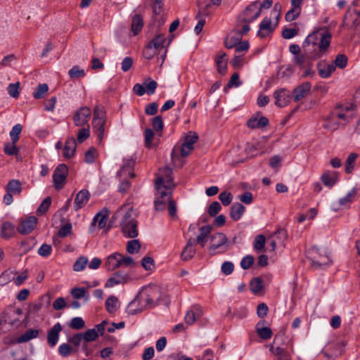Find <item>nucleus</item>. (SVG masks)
I'll list each match as a JSON object with an SVG mask.
<instances>
[{
    "mask_svg": "<svg viewBox=\"0 0 360 360\" xmlns=\"http://www.w3.org/2000/svg\"><path fill=\"white\" fill-rule=\"evenodd\" d=\"M331 34L326 28H321L309 34L303 42L305 53L314 58H320L326 54L330 46Z\"/></svg>",
    "mask_w": 360,
    "mask_h": 360,
    "instance_id": "nucleus-1",
    "label": "nucleus"
},
{
    "mask_svg": "<svg viewBox=\"0 0 360 360\" xmlns=\"http://www.w3.org/2000/svg\"><path fill=\"white\" fill-rule=\"evenodd\" d=\"M132 208L129 206L121 207L115 213L120 219V227L125 237L134 238L138 236L137 222L132 217Z\"/></svg>",
    "mask_w": 360,
    "mask_h": 360,
    "instance_id": "nucleus-2",
    "label": "nucleus"
},
{
    "mask_svg": "<svg viewBox=\"0 0 360 360\" xmlns=\"http://www.w3.org/2000/svg\"><path fill=\"white\" fill-rule=\"evenodd\" d=\"M107 117L106 112L103 106L96 105L94 108L92 130L94 134L96 136V142L101 144L103 139L106 136L108 127L106 126Z\"/></svg>",
    "mask_w": 360,
    "mask_h": 360,
    "instance_id": "nucleus-3",
    "label": "nucleus"
},
{
    "mask_svg": "<svg viewBox=\"0 0 360 360\" xmlns=\"http://www.w3.org/2000/svg\"><path fill=\"white\" fill-rule=\"evenodd\" d=\"M354 110L353 105L340 106L335 109L328 117L327 127L335 130L341 126H345L352 119L350 112Z\"/></svg>",
    "mask_w": 360,
    "mask_h": 360,
    "instance_id": "nucleus-4",
    "label": "nucleus"
},
{
    "mask_svg": "<svg viewBox=\"0 0 360 360\" xmlns=\"http://www.w3.org/2000/svg\"><path fill=\"white\" fill-rule=\"evenodd\" d=\"M146 309L158 305L162 297L161 289L158 285L144 287L138 295Z\"/></svg>",
    "mask_w": 360,
    "mask_h": 360,
    "instance_id": "nucleus-5",
    "label": "nucleus"
},
{
    "mask_svg": "<svg viewBox=\"0 0 360 360\" xmlns=\"http://www.w3.org/2000/svg\"><path fill=\"white\" fill-rule=\"evenodd\" d=\"M155 185L156 189L172 191V189L174 188L172 169L168 167L160 169Z\"/></svg>",
    "mask_w": 360,
    "mask_h": 360,
    "instance_id": "nucleus-6",
    "label": "nucleus"
},
{
    "mask_svg": "<svg viewBox=\"0 0 360 360\" xmlns=\"http://www.w3.org/2000/svg\"><path fill=\"white\" fill-rule=\"evenodd\" d=\"M309 255L311 265L315 269H323L331 264V259L324 249L313 248Z\"/></svg>",
    "mask_w": 360,
    "mask_h": 360,
    "instance_id": "nucleus-7",
    "label": "nucleus"
},
{
    "mask_svg": "<svg viewBox=\"0 0 360 360\" xmlns=\"http://www.w3.org/2000/svg\"><path fill=\"white\" fill-rule=\"evenodd\" d=\"M228 250V238L223 233H215L210 237V255L221 254Z\"/></svg>",
    "mask_w": 360,
    "mask_h": 360,
    "instance_id": "nucleus-8",
    "label": "nucleus"
},
{
    "mask_svg": "<svg viewBox=\"0 0 360 360\" xmlns=\"http://www.w3.org/2000/svg\"><path fill=\"white\" fill-rule=\"evenodd\" d=\"M260 14L261 7H259V2H252L238 15L237 26L239 27L240 22H252L256 20Z\"/></svg>",
    "mask_w": 360,
    "mask_h": 360,
    "instance_id": "nucleus-9",
    "label": "nucleus"
},
{
    "mask_svg": "<svg viewBox=\"0 0 360 360\" xmlns=\"http://www.w3.org/2000/svg\"><path fill=\"white\" fill-rule=\"evenodd\" d=\"M22 314V309L13 307H7L2 314L0 319V325L8 323L11 326L20 322V316Z\"/></svg>",
    "mask_w": 360,
    "mask_h": 360,
    "instance_id": "nucleus-10",
    "label": "nucleus"
},
{
    "mask_svg": "<svg viewBox=\"0 0 360 360\" xmlns=\"http://www.w3.org/2000/svg\"><path fill=\"white\" fill-rule=\"evenodd\" d=\"M68 174V168L64 164L59 165L53 172V181L56 190L63 188Z\"/></svg>",
    "mask_w": 360,
    "mask_h": 360,
    "instance_id": "nucleus-11",
    "label": "nucleus"
},
{
    "mask_svg": "<svg viewBox=\"0 0 360 360\" xmlns=\"http://www.w3.org/2000/svg\"><path fill=\"white\" fill-rule=\"evenodd\" d=\"M198 139V134L194 131H189L185 136L184 141L181 144L179 150L181 155L183 157L188 156L193 150V145Z\"/></svg>",
    "mask_w": 360,
    "mask_h": 360,
    "instance_id": "nucleus-12",
    "label": "nucleus"
},
{
    "mask_svg": "<svg viewBox=\"0 0 360 360\" xmlns=\"http://www.w3.org/2000/svg\"><path fill=\"white\" fill-rule=\"evenodd\" d=\"M271 17H265L259 25L257 36L260 38H264L271 34L278 25V21L275 20V22L271 21Z\"/></svg>",
    "mask_w": 360,
    "mask_h": 360,
    "instance_id": "nucleus-13",
    "label": "nucleus"
},
{
    "mask_svg": "<svg viewBox=\"0 0 360 360\" xmlns=\"http://www.w3.org/2000/svg\"><path fill=\"white\" fill-rule=\"evenodd\" d=\"M91 110L89 107H82L75 111L73 122L75 126L82 127L88 124L91 117Z\"/></svg>",
    "mask_w": 360,
    "mask_h": 360,
    "instance_id": "nucleus-14",
    "label": "nucleus"
},
{
    "mask_svg": "<svg viewBox=\"0 0 360 360\" xmlns=\"http://www.w3.org/2000/svg\"><path fill=\"white\" fill-rule=\"evenodd\" d=\"M157 190L155 200L154 202L155 208L157 211H162L165 209V205L169 203L172 197V191L165 190Z\"/></svg>",
    "mask_w": 360,
    "mask_h": 360,
    "instance_id": "nucleus-15",
    "label": "nucleus"
},
{
    "mask_svg": "<svg viewBox=\"0 0 360 360\" xmlns=\"http://www.w3.org/2000/svg\"><path fill=\"white\" fill-rule=\"evenodd\" d=\"M275 105L280 108L288 105L291 100V93L286 89H280L274 93Z\"/></svg>",
    "mask_w": 360,
    "mask_h": 360,
    "instance_id": "nucleus-16",
    "label": "nucleus"
},
{
    "mask_svg": "<svg viewBox=\"0 0 360 360\" xmlns=\"http://www.w3.org/2000/svg\"><path fill=\"white\" fill-rule=\"evenodd\" d=\"M129 281L130 277L127 274L118 271L107 280L105 287L107 288H112L117 285L127 283Z\"/></svg>",
    "mask_w": 360,
    "mask_h": 360,
    "instance_id": "nucleus-17",
    "label": "nucleus"
},
{
    "mask_svg": "<svg viewBox=\"0 0 360 360\" xmlns=\"http://www.w3.org/2000/svg\"><path fill=\"white\" fill-rule=\"evenodd\" d=\"M37 219L34 216L27 217L25 219L22 220L20 225L18 228L20 233L27 235L31 233L37 226Z\"/></svg>",
    "mask_w": 360,
    "mask_h": 360,
    "instance_id": "nucleus-18",
    "label": "nucleus"
},
{
    "mask_svg": "<svg viewBox=\"0 0 360 360\" xmlns=\"http://www.w3.org/2000/svg\"><path fill=\"white\" fill-rule=\"evenodd\" d=\"M311 88V84L309 82H305L293 89V100L295 102H298L304 98L309 92Z\"/></svg>",
    "mask_w": 360,
    "mask_h": 360,
    "instance_id": "nucleus-19",
    "label": "nucleus"
},
{
    "mask_svg": "<svg viewBox=\"0 0 360 360\" xmlns=\"http://www.w3.org/2000/svg\"><path fill=\"white\" fill-rule=\"evenodd\" d=\"M121 254L114 252L110 255L105 259L104 267L109 271H112L121 266Z\"/></svg>",
    "mask_w": 360,
    "mask_h": 360,
    "instance_id": "nucleus-20",
    "label": "nucleus"
},
{
    "mask_svg": "<svg viewBox=\"0 0 360 360\" xmlns=\"http://www.w3.org/2000/svg\"><path fill=\"white\" fill-rule=\"evenodd\" d=\"M319 75L321 78H328L335 70V66L333 64L328 63L326 60H321L317 63Z\"/></svg>",
    "mask_w": 360,
    "mask_h": 360,
    "instance_id": "nucleus-21",
    "label": "nucleus"
},
{
    "mask_svg": "<svg viewBox=\"0 0 360 360\" xmlns=\"http://www.w3.org/2000/svg\"><path fill=\"white\" fill-rule=\"evenodd\" d=\"M202 315V310L200 306H193L187 311L184 320L188 325H192L197 319H200Z\"/></svg>",
    "mask_w": 360,
    "mask_h": 360,
    "instance_id": "nucleus-22",
    "label": "nucleus"
},
{
    "mask_svg": "<svg viewBox=\"0 0 360 360\" xmlns=\"http://www.w3.org/2000/svg\"><path fill=\"white\" fill-rule=\"evenodd\" d=\"M146 309L143 303L141 302V299L137 295L131 302L128 304L126 311L129 315H134L142 312Z\"/></svg>",
    "mask_w": 360,
    "mask_h": 360,
    "instance_id": "nucleus-23",
    "label": "nucleus"
},
{
    "mask_svg": "<svg viewBox=\"0 0 360 360\" xmlns=\"http://www.w3.org/2000/svg\"><path fill=\"white\" fill-rule=\"evenodd\" d=\"M258 112L256 116L252 117L247 122V125L250 129L263 128L269 124V120L266 117L259 116Z\"/></svg>",
    "mask_w": 360,
    "mask_h": 360,
    "instance_id": "nucleus-24",
    "label": "nucleus"
},
{
    "mask_svg": "<svg viewBox=\"0 0 360 360\" xmlns=\"http://www.w3.org/2000/svg\"><path fill=\"white\" fill-rule=\"evenodd\" d=\"M90 198L89 192L83 189L81 190L77 195L74 202V209L75 211L83 207L89 201Z\"/></svg>",
    "mask_w": 360,
    "mask_h": 360,
    "instance_id": "nucleus-25",
    "label": "nucleus"
},
{
    "mask_svg": "<svg viewBox=\"0 0 360 360\" xmlns=\"http://www.w3.org/2000/svg\"><path fill=\"white\" fill-rule=\"evenodd\" d=\"M195 240L193 238H189L181 252V259L188 261L192 259L195 253Z\"/></svg>",
    "mask_w": 360,
    "mask_h": 360,
    "instance_id": "nucleus-26",
    "label": "nucleus"
},
{
    "mask_svg": "<svg viewBox=\"0 0 360 360\" xmlns=\"http://www.w3.org/2000/svg\"><path fill=\"white\" fill-rule=\"evenodd\" d=\"M62 330V327L59 323L55 324L49 331L47 335V342L51 347H54L59 338V333Z\"/></svg>",
    "mask_w": 360,
    "mask_h": 360,
    "instance_id": "nucleus-27",
    "label": "nucleus"
},
{
    "mask_svg": "<svg viewBox=\"0 0 360 360\" xmlns=\"http://www.w3.org/2000/svg\"><path fill=\"white\" fill-rule=\"evenodd\" d=\"M77 147V143L75 138L71 137L66 140L63 155L64 158L69 159L75 155Z\"/></svg>",
    "mask_w": 360,
    "mask_h": 360,
    "instance_id": "nucleus-28",
    "label": "nucleus"
},
{
    "mask_svg": "<svg viewBox=\"0 0 360 360\" xmlns=\"http://www.w3.org/2000/svg\"><path fill=\"white\" fill-rule=\"evenodd\" d=\"M212 230V227L210 225L202 226L200 228V233L197 236L195 243H198L202 248H204L207 243V238Z\"/></svg>",
    "mask_w": 360,
    "mask_h": 360,
    "instance_id": "nucleus-29",
    "label": "nucleus"
},
{
    "mask_svg": "<svg viewBox=\"0 0 360 360\" xmlns=\"http://www.w3.org/2000/svg\"><path fill=\"white\" fill-rule=\"evenodd\" d=\"M345 344L338 342L328 348L325 355L330 359H335L342 354L344 352Z\"/></svg>",
    "mask_w": 360,
    "mask_h": 360,
    "instance_id": "nucleus-30",
    "label": "nucleus"
},
{
    "mask_svg": "<svg viewBox=\"0 0 360 360\" xmlns=\"http://www.w3.org/2000/svg\"><path fill=\"white\" fill-rule=\"evenodd\" d=\"M245 207L239 202L233 203L230 209V217L234 221H238L243 215Z\"/></svg>",
    "mask_w": 360,
    "mask_h": 360,
    "instance_id": "nucleus-31",
    "label": "nucleus"
},
{
    "mask_svg": "<svg viewBox=\"0 0 360 360\" xmlns=\"http://www.w3.org/2000/svg\"><path fill=\"white\" fill-rule=\"evenodd\" d=\"M317 58H314L310 56V54L305 53L299 54L294 57L295 62L297 65H299L301 68H305L308 65L312 64V60H316Z\"/></svg>",
    "mask_w": 360,
    "mask_h": 360,
    "instance_id": "nucleus-32",
    "label": "nucleus"
},
{
    "mask_svg": "<svg viewBox=\"0 0 360 360\" xmlns=\"http://www.w3.org/2000/svg\"><path fill=\"white\" fill-rule=\"evenodd\" d=\"M228 58L225 53H220L215 58L217 71L221 75H224L227 70Z\"/></svg>",
    "mask_w": 360,
    "mask_h": 360,
    "instance_id": "nucleus-33",
    "label": "nucleus"
},
{
    "mask_svg": "<svg viewBox=\"0 0 360 360\" xmlns=\"http://www.w3.org/2000/svg\"><path fill=\"white\" fill-rule=\"evenodd\" d=\"M15 226L11 222L5 221L1 227V237L4 239H8L15 234Z\"/></svg>",
    "mask_w": 360,
    "mask_h": 360,
    "instance_id": "nucleus-34",
    "label": "nucleus"
},
{
    "mask_svg": "<svg viewBox=\"0 0 360 360\" xmlns=\"http://www.w3.org/2000/svg\"><path fill=\"white\" fill-rule=\"evenodd\" d=\"M143 27V17L140 14H135L131 19V30L134 35L138 34Z\"/></svg>",
    "mask_w": 360,
    "mask_h": 360,
    "instance_id": "nucleus-35",
    "label": "nucleus"
},
{
    "mask_svg": "<svg viewBox=\"0 0 360 360\" xmlns=\"http://www.w3.org/2000/svg\"><path fill=\"white\" fill-rule=\"evenodd\" d=\"M39 335V330L37 329L31 328L26 330L22 335L17 339L18 343L27 342L32 339L37 338Z\"/></svg>",
    "mask_w": 360,
    "mask_h": 360,
    "instance_id": "nucleus-36",
    "label": "nucleus"
},
{
    "mask_svg": "<svg viewBox=\"0 0 360 360\" xmlns=\"http://www.w3.org/2000/svg\"><path fill=\"white\" fill-rule=\"evenodd\" d=\"M165 41V35L163 34H159L153 39L150 41L148 44L158 52L164 48Z\"/></svg>",
    "mask_w": 360,
    "mask_h": 360,
    "instance_id": "nucleus-37",
    "label": "nucleus"
},
{
    "mask_svg": "<svg viewBox=\"0 0 360 360\" xmlns=\"http://www.w3.org/2000/svg\"><path fill=\"white\" fill-rule=\"evenodd\" d=\"M118 299L115 295H110L105 301V309L110 314H114L117 309Z\"/></svg>",
    "mask_w": 360,
    "mask_h": 360,
    "instance_id": "nucleus-38",
    "label": "nucleus"
},
{
    "mask_svg": "<svg viewBox=\"0 0 360 360\" xmlns=\"http://www.w3.org/2000/svg\"><path fill=\"white\" fill-rule=\"evenodd\" d=\"M107 218L108 215L106 214H103L101 212H100L97 213L94 217L91 222V226H94L98 224V229H102L105 227Z\"/></svg>",
    "mask_w": 360,
    "mask_h": 360,
    "instance_id": "nucleus-39",
    "label": "nucleus"
},
{
    "mask_svg": "<svg viewBox=\"0 0 360 360\" xmlns=\"http://www.w3.org/2000/svg\"><path fill=\"white\" fill-rule=\"evenodd\" d=\"M22 191L20 182L18 180L13 179L10 181L6 186V192L14 195L20 194Z\"/></svg>",
    "mask_w": 360,
    "mask_h": 360,
    "instance_id": "nucleus-40",
    "label": "nucleus"
},
{
    "mask_svg": "<svg viewBox=\"0 0 360 360\" xmlns=\"http://www.w3.org/2000/svg\"><path fill=\"white\" fill-rule=\"evenodd\" d=\"M208 6H209V5H207L202 11H200L199 13H198V15L195 17L196 19H199L198 22L197 23V25H195V29H194L195 32L196 33V34H199L201 32V31L202 30V27H203V26H204V25L205 23V20L200 18V15H208V13L206 11L207 7H208Z\"/></svg>",
    "mask_w": 360,
    "mask_h": 360,
    "instance_id": "nucleus-41",
    "label": "nucleus"
},
{
    "mask_svg": "<svg viewBox=\"0 0 360 360\" xmlns=\"http://www.w3.org/2000/svg\"><path fill=\"white\" fill-rule=\"evenodd\" d=\"M356 195V190L354 188L350 191H349L345 197L341 198L339 200V205L340 206L347 207L349 203L352 202Z\"/></svg>",
    "mask_w": 360,
    "mask_h": 360,
    "instance_id": "nucleus-42",
    "label": "nucleus"
},
{
    "mask_svg": "<svg viewBox=\"0 0 360 360\" xmlns=\"http://www.w3.org/2000/svg\"><path fill=\"white\" fill-rule=\"evenodd\" d=\"M71 295L76 300L85 298L86 300H88L89 297L87 290L84 288H73L71 291Z\"/></svg>",
    "mask_w": 360,
    "mask_h": 360,
    "instance_id": "nucleus-43",
    "label": "nucleus"
},
{
    "mask_svg": "<svg viewBox=\"0 0 360 360\" xmlns=\"http://www.w3.org/2000/svg\"><path fill=\"white\" fill-rule=\"evenodd\" d=\"M321 181L325 186L331 187L335 184L336 177L335 174H330L327 172L321 176Z\"/></svg>",
    "mask_w": 360,
    "mask_h": 360,
    "instance_id": "nucleus-44",
    "label": "nucleus"
},
{
    "mask_svg": "<svg viewBox=\"0 0 360 360\" xmlns=\"http://www.w3.org/2000/svg\"><path fill=\"white\" fill-rule=\"evenodd\" d=\"M357 157L358 155L355 153H350L347 157L345 165V172L347 174H350L352 172Z\"/></svg>",
    "mask_w": 360,
    "mask_h": 360,
    "instance_id": "nucleus-45",
    "label": "nucleus"
},
{
    "mask_svg": "<svg viewBox=\"0 0 360 360\" xmlns=\"http://www.w3.org/2000/svg\"><path fill=\"white\" fill-rule=\"evenodd\" d=\"M49 86L46 84H39L33 93V96L36 99H39L44 97V94L48 91Z\"/></svg>",
    "mask_w": 360,
    "mask_h": 360,
    "instance_id": "nucleus-46",
    "label": "nucleus"
},
{
    "mask_svg": "<svg viewBox=\"0 0 360 360\" xmlns=\"http://www.w3.org/2000/svg\"><path fill=\"white\" fill-rule=\"evenodd\" d=\"M98 157V151L94 147H91L84 155L85 162L88 164L94 162Z\"/></svg>",
    "mask_w": 360,
    "mask_h": 360,
    "instance_id": "nucleus-47",
    "label": "nucleus"
},
{
    "mask_svg": "<svg viewBox=\"0 0 360 360\" xmlns=\"http://www.w3.org/2000/svg\"><path fill=\"white\" fill-rule=\"evenodd\" d=\"M88 259L86 257H79L73 265V270L75 271H81L84 270L88 264Z\"/></svg>",
    "mask_w": 360,
    "mask_h": 360,
    "instance_id": "nucleus-48",
    "label": "nucleus"
},
{
    "mask_svg": "<svg viewBox=\"0 0 360 360\" xmlns=\"http://www.w3.org/2000/svg\"><path fill=\"white\" fill-rule=\"evenodd\" d=\"M141 248L140 243L138 240H131L127 244V251L129 254H134L139 252Z\"/></svg>",
    "mask_w": 360,
    "mask_h": 360,
    "instance_id": "nucleus-49",
    "label": "nucleus"
},
{
    "mask_svg": "<svg viewBox=\"0 0 360 360\" xmlns=\"http://www.w3.org/2000/svg\"><path fill=\"white\" fill-rule=\"evenodd\" d=\"M51 204V197L48 196L46 197L40 204L39 207L37 210V213L38 214H44L47 212L49 210L50 205Z\"/></svg>",
    "mask_w": 360,
    "mask_h": 360,
    "instance_id": "nucleus-50",
    "label": "nucleus"
},
{
    "mask_svg": "<svg viewBox=\"0 0 360 360\" xmlns=\"http://www.w3.org/2000/svg\"><path fill=\"white\" fill-rule=\"evenodd\" d=\"M22 127L20 124L14 125L10 131L11 139L13 143H17L19 140V135L21 133Z\"/></svg>",
    "mask_w": 360,
    "mask_h": 360,
    "instance_id": "nucleus-51",
    "label": "nucleus"
},
{
    "mask_svg": "<svg viewBox=\"0 0 360 360\" xmlns=\"http://www.w3.org/2000/svg\"><path fill=\"white\" fill-rule=\"evenodd\" d=\"M85 326L84 321L82 317H74L69 324L70 328L75 330H80Z\"/></svg>",
    "mask_w": 360,
    "mask_h": 360,
    "instance_id": "nucleus-52",
    "label": "nucleus"
},
{
    "mask_svg": "<svg viewBox=\"0 0 360 360\" xmlns=\"http://www.w3.org/2000/svg\"><path fill=\"white\" fill-rule=\"evenodd\" d=\"M83 339L86 342H91L96 340L98 337V332H96V328L88 329L86 331L82 334Z\"/></svg>",
    "mask_w": 360,
    "mask_h": 360,
    "instance_id": "nucleus-53",
    "label": "nucleus"
},
{
    "mask_svg": "<svg viewBox=\"0 0 360 360\" xmlns=\"http://www.w3.org/2000/svg\"><path fill=\"white\" fill-rule=\"evenodd\" d=\"M144 137L146 147L148 148L155 147V145L152 143V140L154 138V132L152 129H146L144 132Z\"/></svg>",
    "mask_w": 360,
    "mask_h": 360,
    "instance_id": "nucleus-54",
    "label": "nucleus"
},
{
    "mask_svg": "<svg viewBox=\"0 0 360 360\" xmlns=\"http://www.w3.org/2000/svg\"><path fill=\"white\" fill-rule=\"evenodd\" d=\"M257 333L259 337L263 340H269L271 338V330L268 327L258 328L257 327Z\"/></svg>",
    "mask_w": 360,
    "mask_h": 360,
    "instance_id": "nucleus-55",
    "label": "nucleus"
},
{
    "mask_svg": "<svg viewBox=\"0 0 360 360\" xmlns=\"http://www.w3.org/2000/svg\"><path fill=\"white\" fill-rule=\"evenodd\" d=\"M19 88H20V83H11L9 84L7 88V91L8 94L15 98H18L19 96Z\"/></svg>",
    "mask_w": 360,
    "mask_h": 360,
    "instance_id": "nucleus-56",
    "label": "nucleus"
},
{
    "mask_svg": "<svg viewBox=\"0 0 360 360\" xmlns=\"http://www.w3.org/2000/svg\"><path fill=\"white\" fill-rule=\"evenodd\" d=\"M69 75L71 78H82L85 76V72L82 69H79L78 66H74L69 70Z\"/></svg>",
    "mask_w": 360,
    "mask_h": 360,
    "instance_id": "nucleus-57",
    "label": "nucleus"
},
{
    "mask_svg": "<svg viewBox=\"0 0 360 360\" xmlns=\"http://www.w3.org/2000/svg\"><path fill=\"white\" fill-rule=\"evenodd\" d=\"M271 236L274 238L278 243L283 244L287 238L286 231L282 229H278Z\"/></svg>",
    "mask_w": 360,
    "mask_h": 360,
    "instance_id": "nucleus-58",
    "label": "nucleus"
},
{
    "mask_svg": "<svg viewBox=\"0 0 360 360\" xmlns=\"http://www.w3.org/2000/svg\"><path fill=\"white\" fill-rule=\"evenodd\" d=\"M235 49V53L238 54H242L243 55L248 51L249 49V43L246 41H243L238 43V44L236 46Z\"/></svg>",
    "mask_w": 360,
    "mask_h": 360,
    "instance_id": "nucleus-59",
    "label": "nucleus"
},
{
    "mask_svg": "<svg viewBox=\"0 0 360 360\" xmlns=\"http://www.w3.org/2000/svg\"><path fill=\"white\" fill-rule=\"evenodd\" d=\"M262 288H263L262 281L259 278H255L250 282V290L254 293H257V292H260L262 290Z\"/></svg>",
    "mask_w": 360,
    "mask_h": 360,
    "instance_id": "nucleus-60",
    "label": "nucleus"
},
{
    "mask_svg": "<svg viewBox=\"0 0 360 360\" xmlns=\"http://www.w3.org/2000/svg\"><path fill=\"white\" fill-rule=\"evenodd\" d=\"M219 199L224 206H228L231 204L233 200V195L229 192H222L219 195Z\"/></svg>",
    "mask_w": 360,
    "mask_h": 360,
    "instance_id": "nucleus-61",
    "label": "nucleus"
},
{
    "mask_svg": "<svg viewBox=\"0 0 360 360\" xmlns=\"http://www.w3.org/2000/svg\"><path fill=\"white\" fill-rule=\"evenodd\" d=\"M37 252L40 256H41L43 257H47L51 254L52 248L50 245L44 243L38 249Z\"/></svg>",
    "mask_w": 360,
    "mask_h": 360,
    "instance_id": "nucleus-62",
    "label": "nucleus"
},
{
    "mask_svg": "<svg viewBox=\"0 0 360 360\" xmlns=\"http://www.w3.org/2000/svg\"><path fill=\"white\" fill-rule=\"evenodd\" d=\"M359 5L360 6V0H356L353 2V7H350L347 13L345 14V18H348L352 17V14H355L356 17H360V9L355 8L354 7Z\"/></svg>",
    "mask_w": 360,
    "mask_h": 360,
    "instance_id": "nucleus-63",
    "label": "nucleus"
},
{
    "mask_svg": "<svg viewBox=\"0 0 360 360\" xmlns=\"http://www.w3.org/2000/svg\"><path fill=\"white\" fill-rule=\"evenodd\" d=\"M221 210V205L217 201L212 202L208 208V213L211 217L216 216Z\"/></svg>",
    "mask_w": 360,
    "mask_h": 360,
    "instance_id": "nucleus-64",
    "label": "nucleus"
}]
</instances>
